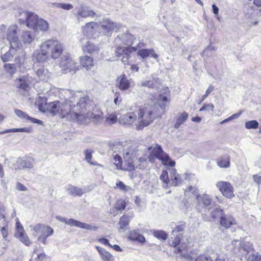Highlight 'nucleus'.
Instances as JSON below:
<instances>
[{"label":"nucleus","mask_w":261,"mask_h":261,"mask_svg":"<svg viewBox=\"0 0 261 261\" xmlns=\"http://www.w3.org/2000/svg\"><path fill=\"white\" fill-rule=\"evenodd\" d=\"M168 103L167 97L165 96H161L157 104L150 107H137L138 119L135 123L136 129H142L150 124L155 118L160 117L162 113L160 109L164 110Z\"/></svg>","instance_id":"f257e3e1"},{"label":"nucleus","mask_w":261,"mask_h":261,"mask_svg":"<svg viewBox=\"0 0 261 261\" xmlns=\"http://www.w3.org/2000/svg\"><path fill=\"white\" fill-rule=\"evenodd\" d=\"M26 25L28 28L33 29L35 32H46L49 30V23L46 20L39 18L33 12L26 13Z\"/></svg>","instance_id":"f03ea898"},{"label":"nucleus","mask_w":261,"mask_h":261,"mask_svg":"<svg viewBox=\"0 0 261 261\" xmlns=\"http://www.w3.org/2000/svg\"><path fill=\"white\" fill-rule=\"evenodd\" d=\"M148 150L151 152V155L148 158L150 162H152L155 157L160 160L164 166L173 167L175 165V162L170 159L168 154L163 151L160 145H152L148 148Z\"/></svg>","instance_id":"7ed1b4c3"},{"label":"nucleus","mask_w":261,"mask_h":261,"mask_svg":"<svg viewBox=\"0 0 261 261\" xmlns=\"http://www.w3.org/2000/svg\"><path fill=\"white\" fill-rule=\"evenodd\" d=\"M49 58L56 60L63 52V45L58 40L50 39L42 42Z\"/></svg>","instance_id":"20e7f679"},{"label":"nucleus","mask_w":261,"mask_h":261,"mask_svg":"<svg viewBox=\"0 0 261 261\" xmlns=\"http://www.w3.org/2000/svg\"><path fill=\"white\" fill-rule=\"evenodd\" d=\"M229 247L232 253L239 256L246 255L253 250L252 244L244 239L233 240Z\"/></svg>","instance_id":"39448f33"},{"label":"nucleus","mask_w":261,"mask_h":261,"mask_svg":"<svg viewBox=\"0 0 261 261\" xmlns=\"http://www.w3.org/2000/svg\"><path fill=\"white\" fill-rule=\"evenodd\" d=\"M29 227L32 228L31 230L33 231L32 234L34 236L40 234L38 240L45 245L47 244V238L54 233V230L51 227L44 224L39 223L33 227L31 225Z\"/></svg>","instance_id":"423d86ee"},{"label":"nucleus","mask_w":261,"mask_h":261,"mask_svg":"<svg viewBox=\"0 0 261 261\" xmlns=\"http://www.w3.org/2000/svg\"><path fill=\"white\" fill-rule=\"evenodd\" d=\"M122 154L124 160L123 169L127 171L133 170L135 169L133 163L137 156L136 148L132 146L125 148L122 151Z\"/></svg>","instance_id":"0eeeda50"},{"label":"nucleus","mask_w":261,"mask_h":261,"mask_svg":"<svg viewBox=\"0 0 261 261\" xmlns=\"http://www.w3.org/2000/svg\"><path fill=\"white\" fill-rule=\"evenodd\" d=\"M31 77L24 75L15 80V83L18 94L23 96L28 95L31 88L30 86V84L31 83Z\"/></svg>","instance_id":"6e6552de"},{"label":"nucleus","mask_w":261,"mask_h":261,"mask_svg":"<svg viewBox=\"0 0 261 261\" xmlns=\"http://www.w3.org/2000/svg\"><path fill=\"white\" fill-rule=\"evenodd\" d=\"M144 46V43L140 42L137 45V47L117 46L115 53L118 57L121 58L122 62L124 64H126L128 62L130 54L133 52H135L137 48H141Z\"/></svg>","instance_id":"1a4fd4ad"},{"label":"nucleus","mask_w":261,"mask_h":261,"mask_svg":"<svg viewBox=\"0 0 261 261\" xmlns=\"http://www.w3.org/2000/svg\"><path fill=\"white\" fill-rule=\"evenodd\" d=\"M60 115L62 118L66 117L72 120L78 119L79 112L75 111L73 102L63 101L60 102Z\"/></svg>","instance_id":"9d476101"},{"label":"nucleus","mask_w":261,"mask_h":261,"mask_svg":"<svg viewBox=\"0 0 261 261\" xmlns=\"http://www.w3.org/2000/svg\"><path fill=\"white\" fill-rule=\"evenodd\" d=\"M18 27L16 24H12L9 27L6 32V39L9 44L12 46L22 47V44L19 41L17 33Z\"/></svg>","instance_id":"9b49d317"},{"label":"nucleus","mask_w":261,"mask_h":261,"mask_svg":"<svg viewBox=\"0 0 261 261\" xmlns=\"http://www.w3.org/2000/svg\"><path fill=\"white\" fill-rule=\"evenodd\" d=\"M60 67L62 70L65 72H69L70 71L75 72L77 69L76 63L71 58V56L70 54H65L60 62Z\"/></svg>","instance_id":"f8f14e48"},{"label":"nucleus","mask_w":261,"mask_h":261,"mask_svg":"<svg viewBox=\"0 0 261 261\" xmlns=\"http://www.w3.org/2000/svg\"><path fill=\"white\" fill-rule=\"evenodd\" d=\"M216 186L224 197L230 199L234 196V188L229 182L219 181Z\"/></svg>","instance_id":"ddd939ff"},{"label":"nucleus","mask_w":261,"mask_h":261,"mask_svg":"<svg viewBox=\"0 0 261 261\" xmlns=\"http://www.w3.org/2000/svg\"><path fill=\"white\" fill-rule=\"evenodd\" d=\"M92 103V101L90 99L89 97L87 96L80 98L76 106L73 103L74 108L75 111L79 112L78 118L81 116H83L85 113V111L87 109H90Z\"/></svg>","instance_id":"4468645a"},{"label":"nucleus","mask_w":261,"mask_h":261,"mask_svg":"<svg viewBox=\"0 0 261 261\" xmlns=\"http://www.w3.org/2000/svg\"><path fill=\"white\" fill-rule=\"evenodd\" d=\"M76 18L80 21L81 18H85L87 17L93 18L96 13L89 7L85 4H81L79 7L76 8Z\"/></svg>","instance_id":"2eb2a0df"},{"label":"nucleus","mask_w":261,"mask_h":261,"mask_svg":"<svg viewBox=\"0 0 261 261\" xmlns=\"http://www.w3.org/2000/svg\"><path fill=\"white\" fill-rule=\"evenodd\" d=\"M8 230L9 227L8 223L6 220L5 216L4 215H2L0 216V231L5 242L3 245L0 244V248L5 249L8 246Z\"/></svg>","instance_id":"dca6fc26"},{"label":"nucleus","mask_w":261,"mask_h":261,"mask_svg":"<svg viewBox=\"0 0 261 261\" xmlns=\"http://www.w3.org/2000/svg\"><path fill=\"white\" fill-rule=\"evenodd\" d=\"M138 119V114L137 113V108L133 111L128 112L127 113L121 115L119 117L120 123L124 125H131L134 122H137Z\"/></svg>","instance_id":"f3484780"},{"label":"nucleus","mask_w":261,"mask_h":261,"mask_svg":"<svg viewBox=\"0 0 261 261\" xmlns=\"http://www.w3.org/2000/svg\"><path fill=\"white\" fill-rule=\"evenodd\" d=\"M101 31L105 35H108L114 30L119 29L120 24L111 21L108 19H103L100 22Z\"/></svg>","instance_id":"a211bd4d"},{"label":"nucleus","mask_w":261,"mask_h":261,"mask_svg":"<svg viewBox=\"0 0 261 261\" xmlns=\"http://www.w3.org/2000/svg\"><path fill=\"white\" fill-rule=\"evenodd\" d=\"M42 43L39 46V49H36L33 54V58L37 62L41 63L47 61L49 57Z\"/></svg>","instance_id":"6ab92c4d"},{"label":"nucleus","mask_w":261,"mask_h":261,"mask_svg":"<svg viewBox=\"0 0 261 261\" xmlns=\"http://www.w3.org/2000/svg\"><path fill=\"white\" fill-rule=\"evenodd\" d=\"M170 185L171 186H179L182 184L186 177L177 173L175 168L169 169Z\"/></svg>","instance_id":"aec40b11"},{"label":"nucleus","mask_w":261,"mask_h":261,"mask_svg":"<svg viewBox=\"0 0 261 261\" xmlns=\"http://www.w3.org/2000/svg\"><path fill=\"white\" fill-rule=\"evenodd\" d=\"M35 160L32 158H18L16 162V165L19 170L32 169L35 165Z\"/></svg>","instance_id":"412c9836"},{"label":"nucleus","mask_w":261,"mask_h":261,"mask_svg":"<svg viewBox=\"0 0 261 261\" xmlns=\"http://www.w3.org/2000/svg\"><path fill=\"white\" fill-rule=\"evenodd\" d=\"M197 208L200 211L201 208L206 207L211 204L212 200L209 195L206 194H201L197 195Z\"/></svg>","instance_id":"4be33fe9"},{"label":"nucleus","mask_w":261,"mask_h":261,"mask_svg":"<svg viewBox=\"0 0 261 261\" xmlns=\"http://www.w3.org/2000/svg\"><path fill=\"white\" fill-rule=\"evenodd\" d=\"M125 45H129L132 43V37L127 30L124 34L118 35L114 40L116 46H121V43Z\"/></svg>","instance_id":"5701e85b"},{"label":"nucleus","mask_w":261,"mask_h":261,"mask_svg":"<svg viewBox=\"0 0 261 261\" xmlns=\"http://www.w3.org/2000/svg\"><path fill=\"white\" fill-rule=\"evenodd\" d=\"M82 50L85 54H89L92 56L98 54L99 48L94 43L87 41L82 46Z\"/></svg>","instance_id":"b1692460"},{"label":"nucleus","mask_w":261,"mask_h":261,"mask_svg":"<svg viewBox=\"0 0 261 261\" xmlns=\"http://www.w3.org/2000/svg\"><path fill=\"white\" fill-rule=\"evenodd\" d=\"M117 86L122 91L128 90L130 87V81L125 74L120 75L117 77Z\"/></svg>","instance_id":"393cba45"},{"label":"nucleus","mask_w":261,"mask_h":261,"mask_svg":"<svg viewBox=\"0 0 261 261\" xmlns=\"http://www.w3.org/2000/svg\"><path fill=\"white\" fill-rule=\"evenodd\" d=\"M22 47L10 46L9 51L1 55V59L4 62L11 61L16 55L17 49L21 48Z\"/></svg>","instance_id":"a878e982"},{"label":"nucleus","mask_w":261,"mask_h":261,"mask_svg":"<svg viewBox=\"0 0 261 261\" xmlns=\"http://www.w3.org/2000/svg\"><path fill=\"white\" fill-rule=\"evenodd\" d=\"M35 36L31 31H25L22 32L19 41L22 44L29 45L35 41Z\"/></svg>","instance_id":"bb28decb"},{"label":"nucleus","mask_w":261,"mask_h":261,"mask_svg":"<svg viewBox=\"0 0 261 261\" xmlns=\"http://www.w3.org/2000/svg\"><path fill=\"white\" fill-rule=\"evenodd\" d=\"M220 224L225 228H228L230 226L236 224L234 219L230 215L222 214L220 217Z\"/></svg>","instance_id":"cd10ccee"},{"label":"nucleus","mask_w":261,"mask_h":261,"mask_svg":"<svg viewBox=\"0 0 261 261\" xmlns=\"http://www.w3.org/2000/svg\"><path fill=\"white\" fill-rule=\"evenodd\" d=\"M81 65L86 70L91 69L94 66V61L93 58L84 56L80 57Z\"/></svg>","instance_id":"c85d7f7f"},{"label":"nucleus","mask_w":261,"mask_h":261,"mask_svg":"<svg viewBox=\"0 0 261 261\" xmlns=\"http://www.w3.org/2000/svg\"><path fill=\"white\" fill-rule=\"evenodd\" d=\"M35 71L39 80L41 81L47 80L49 76L48 71L42 66L39 65L36 67Z\"/></svg>","instance_id":"c756f323"},{"label":"nucleus","mask_w":261,"mask_h":261,"mask_svg":"<svg viewBox=\"0 0 261 261\" xmlns=\"http://www.w3.org/2000/svg\"><path fill=\"white\" fill-rule=\"evenodd\" d=\"M60 92L64 98V101L74 102L75 101L76 96L74 91L69 89H62Z\"/></svg>","instance_id":"7c9ffc66"},{"label":"nucleus","mask_w":261,"mask_h":261,"mask_svg":"<svg viewBox=\"0 0 261 261\" xmlns=\"http://www.w3.org/2000/svg\"><path fill=\"white\" fill-rule=\"evenodd\" d=\"M137 55L143 59H146L149 56L155 59H156L158 58V55L154 53V51L152 48L139 49L137 52Z\"/></svg>","instance_id":"2f4dec72"},{"label":"nucleus","mask_w":261,"mask_h":261,"mask_svg":"<svg viewBox=\"0 0 261 261\" xmlns=\"http://www.w3.org/2000/svg\"><path fill=\"white\" fill-rule=\"evenodd\" d=\"M133 217V215H123L122 216L119 222V231H124L128 226L130 220Z\"/></svg>","instance_id":"473e14b6"},{"label":"nucleus","mask_w":261,"mask_h":261,"mask_svg":"<svg viewBox=\"0 0 261 261\" xmlns=\"http://www.w3.org/2000/svg\"><path fill=\"white\" fill-rule=\"evenodd\" d=\"M60 102L59 101L49 102L46 108V112L55 115L56 114L60 115Z\"/></svg>","instance_id":"72a5a7b5"},{"label":"nucleus","mask_w":261,"mask_h":261,"mask_svg":"<svg viewBox=\"0 0 261 261\" xmlns=\"http://www.w3.org/2000/svg\"><path fill=\"white\" fill-rule=\"evenodd\" d=\"M67 190L69 194L73 196H77L81 197L83 194L87 192L86 189H82L73 186H69L67 188Z\"/></svg>","instance_id":"f704fd0d"},{"label":"nucleus","mask_w":261,"mask_h":261,"mask_svg":"<svg viewBox=\"0 0 261 261\" xmlns=\"http://www.w3.org/2000/svg\"><path fill=\"white\" fill-rule=\"evenodd\" d=\"M230 156L228 154H225L217 159V164L220 168H228L230 166Z\"/></svg>","instance_id":"c9c22d12"},{"label":"nucleus","mask_w":261,"mask_h":261,"mask_svg":"<svg viewBox=\"0 0 261 261\" xmlns=\"http://www.w3.org/2000/svg\"><path fill=\"white\" fill-rule=\"evenodd\" d=\"M47 98L45 96H40L36 100L35 105L38 107L40 111L45 112L48 106Z\"/></svg>","instance_id":"e433bc0d"},{"label":"nucleus","mask_w":261,"mask_h":261,"mask_svg":"<svg viewBox=\"0 0 261 261\" xmlns=\"http://www.w3.org/2000/svg\"><path fill=\"white\" fill-rule=\"evenodd\" d=\"M14 237L17 238L21 243L28 246L32 244L28 236L25 232V231L20 232L18 233H15Z\"/></svg>","instance_id":"4c0bfd02"},{"label":"nucleus","mask_w":261,"mask_h":261,"mask_svg":"<svg viewBox=\"0 0 261 261\" xmlns=\"http://www.w3.org/2000/svg\"><path fill=\"white\" fill-rule=\"evenodd\" d=\"M160 179L163 182V187L164 188H168L170 185L168 171L166 170H163L160 176Z\"/></svg>","instance_id":"58836bf2"},{"label":"nucleus","mask_w":261,"mask_h":261,"mask_svg":"<svg viewBox=\"0 0 261 261\" xmlns=\"http://www.w3.org/2000/svg\"><path fill=\"white\" fill-rule=\"evenodd\" d=\"M188 113L184 112L179 114L177 116L176 122L174 124V128H178L182 124H183L188 119Z\"/></svg>","instance_id":"ea45409f"},{"label":"nucleus","mask_w":261,"mask_h":261,"mask_svg":"<svg viewBox=\"0 0 261 261\" xmlns=\"http://www.w3.org/2000/svg\"><path fill=\"white\" fill-rule=\"evenodd\" d=\"M159 84L158 79L152 78L149 80H144L141 82V86L147 87L149 88H153L158 86Z\"/></svg>","instance_id":"a19ab883"},{"label":"nucleus","mask_w":261,"mask_h":261,"mask_svg":"<svg viewBox=\"0 0 261 261\" xmlns=\"http://www.w3.org/2000/svg\"><path fill=\"white\" fill-rule=\"evenodd\" d=\"M96 25L97 23L95 22H88L82 27L83 32L87 35H90L92 33L93 29Z\"/></svg>","instance_id":"79ce46f5"},{"label":"nucleus","mask_w":261,"mask_h":261,"mask_svg":"<svg viewBox=\"0 0 261 261\" xmlns=\"http://www.w3.org/2000/svg\"><path fill=\"white\" fill-rule=\"evenodd\" d=\"M129 238L130 240L138 241L141 243L145 241L144 237L139 234L136 230H133L129 233Z\"/></svg>","instance_id":"37998d69"},{"label":"nucleus","mask_w":261,"mask_h":261,"mask_svg":"<svg viewBox=\"0 0 261 261\" xmlns=\"http://www.w3.org/2000/svg\"><path fill=\"white\" fill-rule=\"evenodd\" d=\"M32 132V129L29 127H23L20 128H11L5 129L3 131L0 132V134H4L8 133H18V132H25V133H31Z\"/></svg>","instance_id":"c03bdc74"},{"label":"nucleus","mask_w":261,"mask_h":261,"mask_svg":"<svg viewBox=\"0 0 261 261\" xmlns=\"http://www.w3.org/2000/svg\"><path fill=\"white\" fill-rule=\"evenodd\" d=\"M33 255H36V257H35V261H42L45 256L43 250L41 248H39L38 249L35 248L34 249Z\"/></svg>","instance_id":"a18cd8bd"},{"label":"nucleus","mask_w":261,"mask_h":261,"mask_svg":"<svg viewBox=\"0 0 261 261\" xmlns=\"http://www.w3.org/2000/svg\"><path fill=\"white\" fill-rule=\"evenodd\" d=\"M53 7L57 8H61L65 10H70L73 8L72 5L70 4L54 3L51 4Z\"/></svg>","instance_id":"49530a36"},{"label":"nucleus","mask_w":261,"mask_h":261,"mask_svg":"<svg viewBox=\"0 0 261 261\" xmlns=\"http://www.w3.org/2000/svg\"><path fill=\"white\" fill-rule=\"evenodd\" d=\"M84 153L85 154V160L90 164L93 165H97L98 166H102L101 165L98 164L96 162H92L91 161V159L92 158V151L90 150H85L84 151Z\"/></svg>","instance_id":"de8ad7c7"},{"label":"nucleus","mask_w":261,"mask_h":261,"mask_svg":"<svg viewBox=\"0 0 261 261\" xmlns=\"http://www.w3.org/2000/svg\"><path fill=\"white\" fill-rule=\"evenodd\" d=\"M4 67L6 71L11 76H12L15 73L16 71V66L15 64L9 63L5 64Z\"/></svg>","instance_id":"09e8293b"},{"label":"nucleus","mask_w":261,"mask_h":261,"mask_svg":"<svg viewBox=\"0 0 261 261\" xmlns=\"http://www.w3.org/2000/svg\"><path fill=\"white\" fill-rule=\"evenodd\" d=\"M153 235L157 239L163 240H166L168 236L167 233L165 231L162 230H154Z\"/></svg>","instance_id":"8fccbe9b"},{"label":"nucleus","mask_w":261,"mask_h":261,"mask_svg":"<svg viewBox=\"0 0 261 261\" xmlns=\"http://www.w3.org/2000/svg\"><path fill=\"white\" fill-rule=\"evenodd\" d=\"M210 214L212 217L215 219L219 216L221 217L223 214V211L222 209L217 207L212 210V211L210 212Z\"/></svg>","instance_id":"3c124183"},{"label":"nucleus","mask_w":261,"mask_h":261,"mask_svg":"<svg viewBox=\"0 0 261 261\" xmlns=\"http://www.w3.org/2000/svg\"><path fill=\"white\" fill-rule=\"evenodd\" d=\"M100 256L103 261H114L113 255L106 250L100 255Z\"/></svg>","instance_id":"603ef678"},{"label":"nucleus","mask_w":261,"mask_h":261,"mask_svg":"<svg viewBox=\"0 0 261 261\" xmlns=\"http://www.w3.org/2000/svg\"><path fill=\"white\" fill-rule=\"evenodd\" d=\"M258 126V123L256 120H251L245 122V127L247 129H256Z\"/></svg>","instance_id":"864d4df0"},{"label":"nucleus","mask_w":261,"mask_h":261,"mask_svg":"<svg viewBox=\"0 0 261 261\" xmlns=\"http://www.w3.org/2000/svg\"><path fill=\"white\" fill-rule=\"evenodd\" d=\"M138 162V164L136 165L137 168L139 169H144L146 167L147 163L145 158H140Z\"/></svg>","instance_id":"5fc2aeb1"},{"label":"nucleus","mask_w":261,"mask_h":261,"mask_svg":"<svg viewBox=\"0 0 261 261\" xmlns=\"http://www.w3.org/2000/svg\"><path fill=\"white\" fill-rule=\"evenodd\" d=\"M109 124H114L117 121V117L115 113H112L108 116L106 120Z\"/></svg>","instance_id":"6e6d98bb"},{"label":"nucleus","mask_w":261,"mask_h":261,"mask_svg":"<svg viewBox=\"0 0 261 261\" xmlns=\"http://www.w3.org/2000/svg\"><path fill=\"white\" fill-rule=\"evenodd\" d=\"M192 207V203H189L187 200L184 199L181 201L180 208L184 211H188L191 210Z\"/></svg>","instance_id":"4d7b16f0"},{"label":"nucleus","mask_w":261,"mask_h":261,"mask_svg":"<svg viewBox=\"0 0 261 261\" xmlns=\"http://www.w3.org/2000/svg\"><path fill=\"white\" fill-rule=\"evenodd\" d=\"M14 112H15V114L19 118L23 119H25V120H28V118H29V116L27 113H25L24 112H23L21 110H20L18 109H15Z\"/></svg>","instance_id":"13d9d810"},{"label":"nucleus","mask_w":261,"mask_h":261,"mask_svg":"<svg viewBox=\"0 0 261 261\" xmlns=\"http://www.w3.org/2000/svg\"><path fill=\"white\" fill-rule=\"evenodd\" d=\"M78 227L86 230H96L97 228L96 226H93L89 224L83 223L80 221Z\"/></svg>","instance_id":"bf43d9fd"},{"label":"nucleus","mask_w":261,"mask_h":261,"mask_svg":"<svg viewBox=\"0 0 261 261\" xmlns=\"http://www.w3.org/2000/svg\"><path fill=\"white\" fill-rule=\"evenodd\" d=\"M241 112H240L238 113H236V114H233L232 115H231V116L228 117L227 118L223 120V121H222L221 122H220V124H223L224 123H226V122H229L230 121H231L233 119H237L241 114Z\"/></svg>","instance_id":"052dcab7"},{"label":"nucleus","mask_w":261,"mask_h":261,"mask_svg":"<svg viewBox=\"0 0 261 261\" xmlns=\"http://www.w3.org/2000/svg\"><path fill=\"white\" fill-rule=\"evenodd\" d=\"M126 207V203L124 201L120 200L117 201L116 205V208L117 210H124Z\"/></svg>","instance_id":"680f3d73"},{"label":"nucleus","mask_w":261,"mask_h":261,"mask_svg":"<svg viewBox=\"0 0 261 261\" xmlns=\"http://www.w3.org/2000/svg\"><path fill=\"white\" fill-rule=\"evenodd\" d=\"M116 187L117 188H119L120 190L124 191H127L130 189L129 187L125 185L121 181H119V182L116 183Z\"/></svg>","instance_id":"e2e57ef3"},{"label":"nucleus","mask_w":261,"mask_h":261,"mask_svg":"<svg viewBox=\"0 0 261 261\" xmlns=\"http://www.w3.org/2000/svg\"><path fill=\"white\" fill-rule=\"evenodd\" d=\"M260 259V256L255 254L254 253H251L249 254L247 258V261H259Z\"/></svg>","instance_id":"0e129e2a"},{"label":"nucleus","mask_w":261,"mask_h":261,"mask_svg":"<svg viewBox=\"0 0 261 261\" xmlns=\"http://www.w3.org/2000/svg\"><path fill=\"white\" fill-rule=\"evenodd\" d=\"M214 109V106L213 104L210 103L208 104H204L203 107H202L200 109L199 111H209L211 110L212 111H213Z\"/></svg>","instance_id":"69168bd1"},{"label":"nucleus","mask_w":261,"mask_h":261,"mask_svg":"<svg viewBox=\"0 0 261 261\" xmlns=\"http://www.w3.org/2000/svg\"><path fill=\"white\" fill-rule=\"evenodd\" d=\"M122 101V98L120 96V94L119 92H116L115 94V98L114 100V103L117 106H119Z\"/></svg>","instance_id":"338daca9"},{"label":"nucleus","mask_w":261,"mask_h":261,"mask_svg":"<svg viewBox=\"0 0 261 261\" xmlns=\"http://www.w3.org/2000/svg\"><path fill=\"white\" fill-rule=\"evenodd\" d=\"M196 261H213L212 258L207 255H200L197 258Z\"/></svg>","instance_id":"774afa93"}]
</instances>
